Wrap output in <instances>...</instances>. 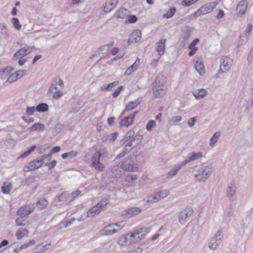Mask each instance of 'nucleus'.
I'll return each mask as SVG.
<instances>
[{"mask_svg": "<svg viewBox=\"0 0 253 253\" xmlns=\"http://www.w3.org/2000/svg\"><path fill=\"white\" fill-rule=\"evenodd\" d=\"M36 148V146L34 145L30 147L26 152H24L22 155L21 157H26L30 154L33 151H34Z\"/></svg>", "mask_w": 253, "mask_h": 253, "instance_id": "obj_55", "label": "nucleus"}, {"mask_svg": "<svg viewBox=\"0 0 253 253\" xmlns=\"http://www.w3.org/2000/svg\"><path fill=\"white\" fill-rule=\"evenodd\" d=\"M216 4L214 2H211L207 3V4L201 7L197 11L194 13L196 16H199L201 15H204L212 11L214 8Z\"/></svg>", "mask_w": 253, "mask_h": 253, "instance_id": "obj_10", "label": "nucleus"}, {"mask_svg": "<svg viewBox=\"0 0 253 253\" xmlns=\"http://www.w3.org/2000/svg\"><path fill=\"white\" fill-rule=\"evenodd\" d=\"M191 31L190 27L186 26L182 30V38L183 40L181 42V46L184 47L191 35Z\"/></svg>", "mask_w": 253, "mask_h": 253, "instance_id": "obj_14", "label": "nucleus"}, {"mask_svg": "<svg viewBox=\"0 0 253 253\" xmlns=\"http://www.w3.org/2000/svg\"><path fill=\"white\" fill-rule=\"evenodd\" d=\"M248 2L246 0H241L238 3L236 7L237 14L239 15H244L247 8Z\"/></svg>", "mask_w": 253, "mask_h": 253, "instance_id": "obj_20", "label": "nucleus"}, {"mask_svg": "<svg viewBox=\"0 0 253 253\" xmlns=\"http://www.w3.org/2000/svg\"><path fill=\"white\" fill-rule=\"evenodd\" d=\"M37 111L40 113L47 112L48 110V106L46 103H41L36 107Z\"/></svg>", "mask_w": 253, "mask_h": 253, "instance_id": "obj_35", "label": "nucleus"}, {"mask_svg": "<svg viewBox=\"0 0 253 253\" xmlns=\"http://www.w3.org/2000/svg\"><path fill=\"white\" fill-rule=\"evenodd\" d=\"M137 113L138 112L137 111H135L133 112L132 114H131L128 116L122 119L120 121V126H124L128 127L129 126L132 124L134 118L136 115L137 114Z\"/></svg>", "mask_w": 253, "mask_h": 253, "instance_id": "obj_16", "label": "nucleus"}, {"mask_svg": "<svg viewBox=\"0 0 253 253\" xmlns=\"http://www.w3.org/2000/svg\"><path fill=\"white\" fill-rule=\"evenodd\" d=\"M17 80H18V79L15 75V74L14 73L11 74L8 77V78L7 79L6 82H9L10 83H12L16 81Z\"/></svg>", "mask_w": 253, "mask_h": 253, "instance_id": "obj_58", "label": "nucleus"}, {"mask_svg": "<svg viewBox=\"0 0 253 253\" xmlns=\"http://www.w3.org/2000/svg\"><path fill=\"white\" fill-rule=\"evenodd\" d=\"M13 70L14 68L13 67L7 66L5 68L0 69V73L2 76H6Z\"/></svg>", "mask_w": 253, "mask_h": 253, "instance_id": "obj_44", "label": "nucleus"}, {"mask_svg": "<svg viewBox=\"0 0 253 253\" xmlns=\"http://www.w3.org/2000/svg\"><path fill=\"white\" fill-rule=\"evenodd\" d=\"M11 189V184L10 183H4V185L1 187V191L4 194H9Z\"/></svg>", "mask_w": 253, "mask_h": 253, "instance_id": "obj_46", "label": "nucleus"}, {"mask_svg": "<svg viewBox=\"0 0 253 253\" xmlns=\"http://www.w3.org/2000/svg\"><path fill=\"white\" fill-rule=\"evenodd\" d=\"M61 148L59 146H55L52 149H51L49 154H51V156L52 157L53 154L59 152Z\"/></svg>", "mask_w": 253, "mask_h": 253, "instance_id": "obj_62", "label": "nucleus"}, {"mask_svg": "<svg viewBox=\"0 0 253 253\" xmlns=\"http://www.w3.org/2000/svg\"><path fill=\"white\" fill-rule=\"evenodd\" d=\"M109 202V198H104L102 199L100 202H98L88 211L87 212L88 216H94L95 215L99 214L101 211V210L107 205Z\"/></svg>", "mask_w": 253, "mask_h": 253, "instance_id": "obj_3", "label": "nucleus"}, {"mask_svg": "<svg viewBox=\"0 0 253 253\" xmlns=\"http://www.w3.org/2000/svg\"><path fill=\"white\" fill-rule=\"evenodd\" d=\"M128 234L124 235L120 237L118 240V243L121 246H124L127 244H131L128 238Z\"/></svg>", "mask_w": 253, "mask_h": 253, "instance_id": "obj_31", "label": "nucleus"}, {"mask_svg": "<svg viewBox=\"0 0 253 253\" xmlns=\"http://www.w3.org/2000/svg\"><path fill=\"white\" fill-rule=\"evenodd\" d=\"M63 95V93L58 90V91H56L54 92H53V97L55 99H57L59 98H60Z\"/></svg>", "mask_w": 253, "mask_h": 253, "instance_id": "obj_63", "label": "nucleus"}, {"mask_svg": "<svg viewBox=\"0 0 253 253\" xmlns=\"http://www.w3.org/2000/svg\"><path fill=\"white\" fill-rule=\"evenodd\" d=\"M34 210V207L32 205H25L20 207L17 212V214L20 216L26 217L30 214Z\"/></svg>", "mask_w": 253, "mask_h": 253, "instance_id": "obj_12", "label": "nucleus"}, {"mask_svg": "<svg viewBox=\"0 0 253 253\" xmlns=\"http://www.w3.org/2000/svg\"><path fill=\"white\" fill-rule=\"evenodd\" d=\"M42 166V164L38 160L31 161L28 166L23 168V170L25 172L33 171L38 169Z\"/></svg>", "mask_w": 253, "mask_h": 253, "instance_id": "obj_15", "label": "nucleus"}, {"mask_svg": "<svg viewBox=\"0 0 253 253\" xmlns=\"http://www.w3.org/2000/svg\"><path fill=\"white\" fill-rule=\"evenodd\" d=\"M118 133L115 132L109 134L103 135L101 137V140L104 143H110L114 142L117 138Z\"/></svg>", "mask_w": 253, "mask_h": 253, "instance_id": "obj_21", "label": "nucleus"}, {"mask_svg": "<svg viewBox=\"0 0 253 253\" xmlns=\"http://www.w3.org/2000/svg\"><path fill=\"white\" fill-rule=\"evenodd\" d=\"M195 67L200 75H202L205 73V67L202 62L196 61L195 64Z\"/></svg>", "mask_w": 253, "mask_h": 253, "instance_id": "obj_32", "label": "nucleus"}, {"mask_svg": "<svg viewBox=\"0 0 253 253\" xmlns=\"http://www.w3.org/2000/svg\"><path fill=\"white\" fill-rule=\"evenodd\" d=\"M141 39V32L139 30L134 31L130 36L128 41V43L137 42L140 41Z\"/></svg>", "mask_w": 253, "mask_h": 253, "instance_id": "obj_22", "label": "nucleus"}, {"mask_svg": "<svg viewBox=\"0 0 253 253\" xmlns=\"http://www.w3.org/2000/svg\"><path fill=\"white\" fill-rule=\"evenodd\" d=\"M47 205V201L45 199H42L38 201L37 206L38 208L43 209L46 208Z\"/></svg>", "mask_w": 253, "mask_h": 253, "instance_id": "obj_45", "label": "nucleus"}, {"mask_svg": "<svg viewBox=\"0 0 253 253\" xmlns=\"http://www.w3.org/2000/svg\"><path fill=\"white\" fill-rule=\"evenodd\" d=\"M140 63V60L138 58H137L134 63L129 66L126 71L125 75L128 76L130 75L133 71H134L138 68Z\"/></svg>", "mask_w": 253, "mask_h": 253, "instance_id": "obj_26", "label": "nucleus"}, {"mask_svg": "<svg viewBox=\"0 0 253 253\" xmlns=\"http://www.w3.org/2000/svg\"><path fill=\"white\" fill-rule=\"evenodd\" d=\"M143 230L144 229H140L131 233L129 235H128L129 237L131 238L130 240V243H134L136 241H139L143 238L144 234H141V236L139 235Z\"/></svg>", "mask_w": 253, "mask_h": 253, "instance_id": "obj_18", "label": "nucleus"}, {"mask_svg": "<svg viewBox=\"0 0 253 253\" xmlns=\"http://www.w3.org/2000/svg\"><path fill=\"white\" fill-rule=\"evenodd\" d=\"M249 37L246 36V35H241L239 37L238 42V47H240L241 45L245 44L249 39Z\"/></svg>", "mask_w": 253, "mask_h": 253, "instance_id": "obj_43", "label": "nucleus"}, {"mask_svg": "<svg viewBox=\"0 0 253 253\" xmlns=\"http://www.w3.org/2000/svg\"><path fill=\"white\" fill-rule=\"evenodd\" d=\"M159 200L158 199L157 193H154L151 195L148 196L147 197L146 202L147 203H154L159 201Z\"/></svg>", "mask_w": 253, "mask_h": 253, "instance_id": "obj_42", "label": "nucleus"}, {"mask_svg": "<svg viewBox=\"0 0 253 253\" xmlns=\"http://www.w3.org/2000/svg\"><path fill=\"white\" fill-rule=\"evenodd\" d=\"M30 129L34 131H42L44 129V126L41 123H36L32 126Z\"/></svg>", "mask_w": 253, "mask_h": 253, "instance_id": "obj_37", "label": "nucleus"}, {"mask_svg": "<svg viewBox=\"0 0 253 253\" xmlns=\"http://www.w3.org/2000/svg\"><path fill=\"white\" fill-rule=\"evenodd\" d=\"M138 165L131 161V157H126L123 162L121 168L127 171H136L138 169Z\"/></svg>", "mask_w": 253, "mask_h": 253, "instance_id": "obj_5", "label": "nucleus"}, {"mask_svg": "<svg viewBox=\"0 0 253 253\" xmlns=\"http://www.w3.org/2000/svg\"><path fill=\"white\" fill-rule=\"evenodd\" d=\"M70 195L66 192H63L58 196L59 201H64L66 198H69Z\"/></svg>", "mask_w": 253, "mask_h": 253, "instance_id": "obj_54", "label": "nucleus"}, {"mask_svg": "<svg viewBox=\"0 0 253 253\" xmlns=\"http://www.w3.org/2000/svg\"><path fill=\"white\" fill-rule=\"evenodd\" d=\"M77 154V153L75 151H72L70 152L65 153L62 155V158L63 159H65L68 157H69L70 158H72L74 157H75Z\"/></svg>", "mask_w": 253, "mask_h": 253, "instance_id": "obj_48", "label": "nucleus"}, {"mask_svg": "<svg viewBox=\"0 0 253 253\" xmlns=\"http://www.w3.org/2000/svg\"><path fill=\"white\" fill-rule=\"evenodd\" d=\"M123 89L122 86H120L112 94L113 97L114 98H116L118 97L121 92V91Z\"/></svg>", "mask_w": 253, "mask_h": 253, "instance_id": "obj_60", "label": "nucleus"}, {"mask_svg": "<svg viewBox=\"0 0 253 253\" xmlns=\"http://www.w3.org/2000/svg\"><path fill=\"white\" fill-rule=\"evenodd\" d=\"M113 224H109L104 227L101 230V234L103 235H111L117 232L118 230L115 229H112Z\"/></svg>", "mask_w": 253, "mask_h": 253, "instance_id": "obj_24", "label": "nucleus"}, {"mask_svg": "<svg viewBox=\"0 0 253 253\" xmlns=\"http://www.w3.org/2000/svg\"><path fill=\"white\" fill-rule=\"evenodd\" d=\"M36 111H37L36 107H35L34 106L28 107H27L26 110V114L28 116L33 115Z\"/></svg>", "mask_w": 253, "mask_h": 253, "instance_id": "obj_51", "label": "nucleus"}, {"mask_svg": "<svg viewBox=\"0 0 253 253\" xmlns=\"http://www.w3.org/2000/svg\"><path fill=\"white\" fill-rule=\"evenodd\" d=\"M26 73V71L25 70H18L16 72L14 73L15 74V75L17 78V79H19L22 77Z\"/></svg>", "mask_w": 253, "mask_h": 253, "instance_id": "obj_59", "label": "nucleus"}, {"mask_svg": "<svg viewBox=\"0 0 253 253\" xmlns=\"http://www.w3.org/2000/svg\"><path fill=\"white\" fill-rule=\"evenodd\" d=\"M236 189L235 183L234 181H231L227 186L226 196L229 199H232L236 196Z\"/></svg>", "mask_w": 253, "mask_h": 253, "instance_id": "obj_13", "label": "nucleus"}, {"mask_svg": "<svg viewBox=\"0 0 253 253\" xmlns=\"http://www.w3.org/2000/svg\"><path fill=\"white\" fill-rule=\"evenodd\" d=\"M156 125V122L154 120H150L147 123L146 128L147 130H151L152 128Z\"/></svg>", "mask_w": 253, "mask_h": 253, "instance_id": "obj_53", "label": "nucleus"}, {"mask_svg": "<svg viewBox=\"0 0 253 253\" xmlns=\"http://www.w3.org/2000/svg\"><path fill=\"white\" fill-rule=\"evenodd\" d=\"M141 100H140L139 99H137L136 101H131L130 102L128 105H127L126 106V109L124 111V112L122 113L120 117H122L123 115H124L125 114V112L126 111H131L132 110V109H134L136 106H137L141 102Z\"/></svg>", "mask_w": 253, "mask_h": 253, "instance_id": "obj_25", "label": "nucleus"}, {"mask_svg": "<svg viewBox=\"0 0 253 253\" xmlns=\"http://www.w3.org/2000/svg\"><path fill=\"white\" fill-rule=\"evenodd\" d=\"M57 161L55 160L51 161L50 163H45V166H47L49 169H53L56 165Z\"/></svg>", "mask_w": 253, "mask_h": 253, "instance_id": "obj_57", "label": "nucleus"}, {"mask_svg": "<svg viewBox=\"0 0 253 253\" xmlns=\"http://www.w3.org/2000/svg\"><path fill=\"white\" fill-rule=\"evenodd\" d=\"M207 91L204 88H201L198 90V92L193 93L194 96L197 99L203 98L207 94Z\"/></svg>", "mask_w": 253, "mask_h": 253, "instance_id": "obj_36", "label": "nucleus"}, {"mask_svg": "<svg viewBox=\"0 0 253 253\" xmlns=\"http://www.w3.org/2000/svg\"><path fill=\"white\" fill-rule=\"evenodd\" d=\"M184 166H185V165H183V162L180 164H176L169 172L168 174V176L169 177H172L175 176L179 171V170L181 169V168Z\"/></svg>", "mask_w": 253, "mask_h": 253, "instance_id": "obj_27", "label": "nucleus"}, {"mask_svg": "<svg viewBox=\"0 0 253 253\" xmlns=\"http://www.w3.org/2000/svg\"><path fill=\"white\" fill-rule=\"evenodd\" d=\"M101 156V152L98 151L94 153L91 159V166L100 171H102L105 168L104 165L100 162V158Z\"/></svg>", "mask_w": 253, "mask_h": 253, "instance_id": "obj_6", "label": "nucleus"}, {"mask_svg": "<svg viewBox=\"0 0 253 253\" xmlns=\"http://www.w3.org/2000/svg\"><path fill=\"white\" fill-rule=\"evenodd\" d=\"M112 10V8L110 7V6L109 4L107 3V2H106L104 4V5L103 6V10H104V11L106 13H108L109 12L111 11Z\"/></svg>", "mask_w": 253, "mask_h": 253, "instance_id": "obj_64", "label": "nucleus"}, {"mask_svg": "<svg viewBox=\"0 0 253 253\" xmlns=\"http://www.w3.org/2000/svg\"><path fill=\"white\" fill-rule=\"evenodd\" d=\"M196 122V117H193V118H190L188 120V121L187 122V124L189 126L192 127L194 126Z\"/></svg>", "mask_w": 253, "mask_h": 253, "instance_id": "obj_61", "label": "nucleus"}, {"mask_svg": "<svg viewBox=\"0 0 253 253\" xmlns=\"http://www.w3.org/2000/svg\"><path fill=\"white\" fill-rule=\"evenodd\" d=\"M193 213V210L190 208H186L181 211L178 215L179 222L182 224H184L187 221V218L191 216Z\"/></svg>", "mask_w": 253, "mask_h": 253, "instance_id": "obj_8", "label": "nucleus"}, {"mask_svg": "<svg viewBox=\"0 0 253 253\" xmlns=\"http://www.w3.org/2000/svg\"><path fill=\"white\" fill-rule=\"evenodd\" d=\"M33 48V46L31 47L25 45L14 53L13 57V60H16L17 59L22 58L23 57L29 54L32 51Z\"/></svg>", "mask_w": 253, "mask_h": 253, "instance_id": "obj_9", "label": "nucleus"}, {"mask_svg": "<svg viewBox=\"0 0 253 253\" xmlns=\"http://www.w3.org/2000/svg\"><path fill=\"white\" fill-rule=\"evenodd\" d=\"M29 231L27 229H24L22 230H18L15 233V236L18 240H21L24 237H28Z\"/></svg>", "mask_w": 253, "mask_h": 253, "instance_id": "obj_33", "label": "nucleus"}, {"mask_svg": "<svg viewBox=\"0 0 253 253\" xmlns=\"http://www.w3.org/2000/svg\"><path fill=\"white\" fill-rule=\"evenodd\" d=\"M28 222L26 220V217L20 216L17 218L15 220V224L17 226H24L28 224Z\"/></svg>", "mask_w": 253, "mask_h": 253, "instance_id": "obj_34", "label": "nucleus"}, {"mask_svg": "<svg viewBox=\"0 0 253 253\" xmlns=\"http://www.w3.org/2000/svg\"><path fill=\"white\" fill-rule=\"evenodd\" d=\"M244 228L253 229V207L247 212V216L243 221Z\"/></svg>", "mask_w": 253, "mask_h": 253, "instance_id": "obj_11", "label": "nucleus"}, {"mask_svg": "<svg viewBox=\"0 0 253 253\" xmlns=\"http://www.w3.org/2000/svg\"><path fill=\"white\" fill-rule=\"evenodd\" d=\"M128 10L125 8H120L114 14V16L117 18L124 19L127 16Z\"/></svg>", "mask_w": 253, "mask_h": 253, "instance_id": "obj_30", "label": "nucleus"}, {"mask_svg": "<svg viewBox=\"0 0 253 253\" xmlns=\"http://www.w3.org/2000/svg\"><path fill=\"white\" fill-rule=\"evenodd\" d=\"M117 84V83L116 82H112L106 86L102 87L101 89L102 90L106 91L109 90L110 88H113L114 86H115Z\"/></svg>", "mask_w": 253, "mask_h": 253, "instance_id": "obj_56", "label": "nucleus"}, {"mask_svg": "<svg viewBox=\"0 0 253 253\" xmlns=\"http://www.w3.org/2000/svg\"><path fill=\"white\" fill-rule=\"evenodd\" d=\"M232 60L228 56H222L220 61V68L218 73H225L227 72L231 67L232 65Z\"/></svg>", "mask_w": 253, "mask_h": 253, "instance_id": "obj_4", "label": "nucleus"}, {"mask_svg": "<svg viewBox=\"0 0 253 253\" xmlns=\"http://www.w3.org/2000/svg\"><path fill=\"white\" fill-rule=\"evenodd\" d=\"M182 120V117L179 116H176L172 117L169 121L170 123L173 125H176L177 124L180 122Z\"/></svg>", "mask_w": 253, "mask_h": 253, "instance_id": "obj_50", "label": "nucleus"}, {"mask_svg": "<svg viewBox=\"0 0 253 253\" xmlns=\"http://www.w3.org/2000/svg\"><path fill=\"white\" fill-rule=\"evenodd\" d=\"M124 211L126 214L135 216L141 212L142 210L138 207H130L126 209Z\"/></svg>", "mask_w": 253, "mask_h": 253, "instance_id": "obj_28", "label": "nucleus"}, {"mask_svg": "<svg viewBox=\"0 0 253 253\" xmlns=\"http://www.w3.org/2000/svg\"><path fill=\"white\" fill-rule=\"evenodd\" d=\"M156 193L157 194L159 200H160L161 199H164L168 196L169 194V190L166 189L159 191Z\"/></svg>", "mask_w": 253, "mask_h": 253, "instance_id": "obj_39", "label": "nucleus"}, {"mask_svg": "<svg viewBox=\"0 0 253 253\" xmlns=\"http://www.w3.org/2000/svg\"><path fill=\"white\" fill-rule=\"evenodd\" d=\"M12 22L16 29L19 30L21 28V25L20 24L19 21L17 18H13L12 19Z\"/></svg>", "mask_w": 253, "mask_h": 253, "instance_id": "obj_49", "label": "nucleus"}, {"mask_svg": "<svg viewBox=\"0 0 253 253\" xmlns=\"http://www.w3.org/2000/svg\"><path fill=\"white\" fill-rule=\"evenodd\" d=\"M143 139V135L141 134H137L135 136L133 137L131 140L128 142V143L125 146V149L126 150H127V148L129 147H131L133 144L135 145V146L139 145Z\"/></svg>", "mask_w": 253, "mask_h": 253, "instance_id": "obj_17", "label": "nucleus"}, {"mask_svg": "<svg viewBox=\"0 0 253 253\" xmlns=\"http://www.w3.org/2000/svg\"><path fill=\"white\" fill-rule=\"evenodd\" d=\"M212 172V167L210 165L200 167L195 174V177L197 182L205 181L211 175Z\"/></svg>", "mask_w": 253, "mask_h": 253, "instance_id": "obj_1", "label": "nucleus"}, {"mask_svg": "<svg viewBox=\"0 0 253 253\" xmlns=\"http://www.w3.org/2000/svg\"><path fill=\"white\" fill-rule=\"evenodd\" d=\"M175 12L176 8L175 7H172L170 8L167 13L163 15V17L164 18H170L175 14Z\"/></svg>", "mask_w": 253, "mask_h": 253, "instance_id": "obj_41", "label": "nucleus"}, {"mask_svg": "<svg viewBox=\"0 0 253 253\" xmlns=\"http://www.w3.org/2000/svg\"><path fill=\"white\" fill-rule=\"evenodd\" d=\"M51 154H49V153L47 155H42L40 159L38 160L39 162L42 164V166L44 163L45 161L48 162L51 159Z\"/></svg>", "mask_w": 253, "mask_h": 253, "instance_id": "obj_47", "label": "nucleus"}, {"mask_svg": "<svg viewBox=\"0 0 253 253\" xmlns=\"http://www.w3.org/2000/svg\"><path fill=\"white\" fill-rule=\"evenodd\" d=\"M138 20L137 17L135 15H130L128 16V19L126 21V23H134L137 22Z\"/></svg>", "mask_w": 253, "mask_h": 253, "instance_id": "obj_52", "label": "nucleus"}, {"mask_svg": "<svg viewBox=\"0 0 253 253\" xmlns=\"http://www.w3.org/2000/svg\"><path fill=\"white\" fill-rule=\"evenodd\" d=\"M220 135V132L219 131L215 132L210 139V145L213 146L218 141L219 137Z\"/></svg>", "mask_w": 253, "mask_h": 253, "instance_id": "obj_38", "label": "nucleus"}, {"mask_svg": "<svg viewBox=\"0 0 253 253\" xmlns=\"http://www.w3.org/2000/svg\"><path fill=\"white\" fill-rule=\"evenodd\" d=\"M222 238V231H218L209 243V248L214 250L217 249L218 246L221 243Z\"/></svg>", "mask_w": 253, "mask_h": 253, "instance_id": "obj_7", "label": "nucleus"}, {"mask_svg": "<svg viewBox=\"0 0 253 253\" xmlns=\"http://www.w3.org/2000/svg\"><path fill=\"white\" fill-rule=\"evenodd\" d=\"M165 81L163 76H158L154 84L153 93L155 97L159 98L164 95L165 91L164 90Z\"/></svg>", "mask_w": 253, "mask_h": 253, "instance_id": "obj_2", "label": "nucleus"}, {"mask_svg": "<svg viewBox=\"0 0 253 253\" xmlns=\"http://www.w3.org/2000/svg\"><path fill=\"white\" fill-rule=\"evenodd\" d=\"M166 42V40L161 39L157 43V51L160 55H162L164 53Z\"/></svg>", "mask_w": 253, "mask_h": 253, "instance_id": "obj_29", "label": "nucleus"}, {"mask_svg": "<svg viewBox=\"0 0 253 253\" xmlns=\"http://www.w3.org/2000/svg\"><path fill=\"white\" fill-rule=\"evenodd\" d=\"M203 156V154L201 152L197 153L191 152L188 154L186 159L183 162V165H186L187 163L197 160Z\"/></svg>", "mask_w": 253, "mask_h": 253, "instance_id": "obj_19", "label": "nucleus"}, {"mask_svg": "<svg viewBox=\"0 0 253 253\" xmlns=\"http://www.w3.org/2000/svg\"><path fill=\"white\" fill-rule=\"evenodd\" d=\"M138 178L136 174H127L126 177V181L130 184H132L135 180Z\"/></svg>", "mask_w": 253, "mask_h": 253, "instance_id": "obj_40", "label": "nucleus"}, {"mask_svg": "<svg viewBox=\"0 0 253 253\" xmlns=\"http://www.w3.org/2000/svg\"><path fill=\"white\" fill-rule=\"evenodd\" d=\"M50 243H46L42 242L41 244L37 245L34 250V253H42L47 250L50 246Z\"/></svg>", "mask_w": 253, "mask_h": 253, "instance_id": "obj_23", "label": "nucleus"}]
</instances>
